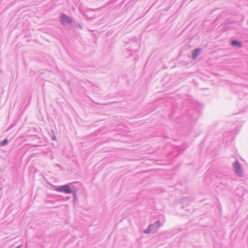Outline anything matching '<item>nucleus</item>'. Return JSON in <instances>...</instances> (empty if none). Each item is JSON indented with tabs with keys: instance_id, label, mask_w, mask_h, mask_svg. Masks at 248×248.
Segmentation results:
<instances>
[{
	"instance_id": "nucleus-1",
	"label": "nucleus",
	"mask_w": 248,
	"mask_h": 248,
	"mask_svg": "<svg viewBox=\"0 0 248 248\" xmlns=\"http://www.w3.org/2000/svg\"><path fill=\"white\" fill-rule=\"evenodd\" d=\"M57 191H63L65 193H70L72 191L68 185H64L56 189Z\"/></svg>"
},
{
	"instance_id": "nucleus-2",
	"label": "nucleus",
	"mask_w": 248,
	"mask_h": 248,
	"mask_svg": "<svg viewBox=\"0 0 248 248\" xmlns=\"http://www.w3.org/2000/svg\"><path fill=\"white\" fill-rule=\"evenodd\" d=\"M61 22L63 24L70 23L72 21V19L67 16L62 14L61 16Z\"/></svg>"
},
{
	"instance_id": "nucleus-3",
	"label": "nucleus",
	"mask_w": 248,
	"mask_h": 248,
	"mask_svg": "<svg viewBox=\"0 0 248 248\" xmlns=\"http://www.w3.org/2000/svg\"><path fill=\"white\" fill-rule=\"evenodd\" d=\"M234 170H235V171L238 173V174H240L241 173V167L240 166V165L238 163V162H235L234 164Z\"/></svg>"
},
{
	"instance_id": "nucleus-4",
	"label": "nucleus",
	"mask_w": 248,
	"mask_h": 248,
	"mask_svg": "<svg viewBox=\"0 0 248 248\" xmlns=\"http://www.w3.org/2000/svg\"><path fill=\"white\" fill-rule=\"evenodd\" d=\"M200 49H196L194 50L192 53V57L193 59H195L197 56L199 55L200 53Z\"/></svg>"
},
{
	"instance_id": "nucleus-5",
	"label": "nucleus",
	"mask_w": 248,
	"mask_h": 248,
	"mask_svg": "<svg viewBox=\"0 0 248 248\" xmlns=\"http://www.w3.org/2000/svg\"><path fill=\"white\" fill-rule=\"evenodd\" d=\"M231 44L232 46H241L239 45V43L237 42L236 41L233 40L232 41Z\"/></svg>"
},
{
	"instance_id": "nucleus-6",
	"label": "nucleus",
	"mask_w": 248,
	"mask_h": 248,
	"mask_svg": "<svg viewBox=\"0 0 248 248\" xmlns=\"http://www.w3.org/2000/svg\"><path fill=\"white\" fill-rule=\"evenodd\" d=\"M8 141L7 140H4L0 143V146H3L7 143Z\"/></svg>"
}]
</instances>
